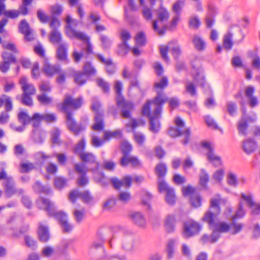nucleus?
I'll return each mask as SVG.
<instances>
[{
  "label": "nucleus",
  "mask_w": 260,
  "mask_h": 260,
  "mask_svg": "<svg viewBox=\"0 0 260 260\" xmlns=\"http://www.w3.org/2000/svg\"><path fill=\"white\" fill-rule=\"evenodd\" d=\"M167 102L169 103L172 109L176 108L180 104L178 99H169L164 92L157 91V95L152 101H148L142 108V115L149 118L150 130L154 133L159 131V119L161 117L162 106Z\"/></svg>",
  "instance_id": "f257e3e1"
},
{
  "label": "nucleus",
  "mask_w": 260,
  "mask_h": 260,
  "mask_svg": "<svg viewBox=\"0 0 260 260\" xmlns=\"http://www.w3.org/2000/svg\"><path fill=\"white\" fill-rule=\"evenodd\" d=\"M36 204L39 208L45 210L49 217H53L59 225L68 220L66 213L61 211H56L53 203L47 198H39L36 201Z\"/></svg>",
  "instance_id": "f03ea898"
},
{
  "label": "nucleus",
  "mask_w": 260,
  "mask_h": 260,
  "mask_svg": "<svg viewBox=\"0 0 260 260\" xmlns=\"http://www.w3.org/2000/svg\"><path fill=\"white\" fill-rule=\"evenodd\" d=\"M220 199H212L210 201V209L205 212L202 218V221L208 224L209 229L214 228L216 223L215 219L220 212Z\"/></svg>",
  "instance_id": "7ed1b4c3"
},
{
  "label": "nucleus",
  "mask_w": 260,
  "mask_h": 260,
  "mask_svg": "<svg viewBox=\"0 0 260 260\" xmlns=\"http://www.w3.org/2000/svg\"><path fill=\"white\" fill-rule=\"evenodd\" d=\"M82 98H74L72 95L66 96L61 105V111L66 114L73 113V112L79 109L83 105Z\"/></svg>",
  "instance_id": "20e7f679"
},
{
  "label": "nucleus",
  "mask_w": 260,
  "mask_h": 260,
  "mask_svg": "<svg viewBox=\"0 0 260 260\" xmlns=\"http://www.w3.org/2000/svg\"><path fill=\"white\" fill-rule=\"evenodd\" d=\"M175 123L177 127H170L168 131L169 135L172 137H176L181 135L184 136L185 138L182 142L183 144H187L189 142L190 136V129L187 128L184 129V123L179 117L176 119Z\"/></svg>",
  "instance_id": "39448f33"
},
{
  "label": "nucleus",
  "mask_w": 260,
  "mask_h": 260,
  "mask_svg": "<svg viewBox=\"0 0 260 260\" xmlns=\"http://www.w3.org/2000/svg\"><path fill=\"white\" fill-rule=\"evenodd\" d=\"M132 181L136 183H140L144 181V177L142 176H134L132 178L130 176H126L122 180H119L117 178L111 179L112 185L116 189H119L122 186L126 188H129Z\"/></svg>",
  "instance_id": "423d86ee"
},
{
  "label": "nucleus",
  "mask_w": 260,
  "mask_h": 260,
  "mask_svg": "<svg viewBox=\"0 0 260 260\" xmlns=\"http://www.w3.org/2000/svg\"><path fill=\"white\" fill-rule=\"evenodd\" d=\"M104 238L100 237L93 242L90 247V254L98 260H101L105 256V251L104 248Z\"/></svg>",
  "instance_id": "0eeeda50"
},
{
  "label": "nucleus",
  "mask_w": 260,
  "mask_h": 260,
  "mask_svg": "<svg viewBox=\"0 0 260 260\" xmlns=\"http://www.w3.org/2000/svg\"><path fill=\"white\" fill-rule=\"evenodd\" d=\"M67 35L71 39L77 38L85 42L87 46L85 49L86 52L88 54L92 53V48L89 41V38L84 33L78 31L72 26L69 25L67 26Z\"/></svg>",
  "instance_id": "6e6552de"
},
{
  "label": "nucleus",
  "mask_w": 260,
  "mask_h": 260,
  "mask_svg": "<svg viewBox=\"0 0 260 260\" xmlns=\"http://www.w3.org/2000/svg\"><path fill=\"white\" fill-rule=\"evenodd\" d=\"M180 20V16L176 15L174 16L168 24L164 25L162 28H159L157 25V20H154L152 22V27L155 32L159 36L164 35L166 31L168 29L173 31L176 29L178 23Z\"/></svg>",
  "instance_id": "1a4fd4ad"
},
{
  "label": "nucleus",
  "mask_w": 260,
  "mask_h": 260,
  "mask_svg": "<svg viewBox=\"0 0 260 260\" xmlns=\"http://www.w3.org/2000/svg\"><path fill=\"white\" fill-rule=\"evenodd\" d=\"M121 246L122 249L126 251L132 250L135 246V235L129 231H121Z\"/></svg>",
  "instance_id": "9d476101"
},
{
  "label": "nucleus",
  "mask_w": 260,
  "mask_h": 260,
  "mask_svg": "<svg viewBox=\"0 0 260 260\" xmlns=\"http://www.w3.org/2000/svg\"><path fill=\"white\" fill-rule=\"evenodd\" d=\"M66 122L68 128L76 136L79 135L85 129L84 125L76 122L73 113H68L66 115Z\"/></svg>",
  "instance_id": "9b49d317"
},
{
  "label": "nucleus",
  "mask_w": 260,
  "mask_h": 260,
  "mask_svg": "<svg viewBox=\"0 0 260 260\" xmlns=\"http://www.w3.org/2000/svg\"><path fill=\"white\" fill-rule=\"evenodd\" d=\"M201 229V225L197 222L193 220H189L184 223L183 236L185 238H188L198 234Z\"/></svg>",
  "instance_id": "f8f14e48"
},
{
  "label": "nucleus",
  "mask_w": 260,
  "mask_h": 260,
  "mask_svg": "<svg viewBox=\"0 0 260 260\" xmlns=\"http://www.w3.org/2000/svg\"><path fill=\"white\" fill-rule=\"evenodd\" d=\"M75 171L79 174V178L77 180V184L80 186H84L88 183V179L86 175L88 169L85 168L84 164L80 163L75 164Z\"/></svg>",
  "instance_id": "ddd939ff"
},
{
  "label": "nucleus",
  "mask_w": 260,
  "mask_h": 260,
  "mask_svg": "<svg viewBox=\"0 0 260 260\" xmlns=\"http://www.w3.org/2000/svg\"><path fill=\"white\" fill-rule=\"evenodd\" d=\"M2 58L3 61L0 62V71L6 73L9 70L11 63L16 62V58L13 54L7 51L2 53Z\"/></svg>",
  "instance_id": "4468645a"
},
{
  "label": "nucleus",
  "mask_w": 260,
  "mask_h": 260,
  "mask_svg": "<svg viewBox=\"0 0 260 260\" xmlns=\"http://www.w3.org/2000/svg\"><path fill=\"white\" fill-rule=\"evenodd\" d=\"M77 198H81L85 203H89L92 200L89 192L87 190L80 192L78 190H73L69 194V200L73 203H75Z\"/></svg>",
  "instance_id": "2eb2a0df"
},
{
  "label": "nucleus",
  "mask_w": 260,
  "mask_h": 260,
  "mask_svg": "<svg viewBox=\"0 0 260 260\" xmlns=\"http://www.w3.org/2000/svg\"><path fill=\"white\" fill-rule=\"evenodd\" d=\"M116 104L118 107L122 108L121 115L123 117L125 118H129L131 116V112L134 109V104L129 101H125L124 98H122L120 103H118V100L116 101Z\"/></svg>",
  "instance_id": "dca6fc26"
},
{
  "label": "nucleus",
  "mask_w": 260,
  "mask_h": 260,
  "mask_svg": "<svg viewBox=\"0 0 260 260\" xmlns=\"http://www.w3.org/2000/svg\"><path fill=\"white\" fill-rule=\"evenodd\" d=\"M3 185L5 189V194L7 198H10L17 193L15 183L13 178L11 176H9V177L7 178V180L4 181Z\"/></svg>",
  "instance_id": "f3484780"
},
{
  "label": "nucleus",
  "mask_w": 260,
  "mask_h": 260,
  "mask_svg": "<svg viewBox=\"0 0 260 260\" xmlns=\"http://www.w3.org/2000/svg\"><path fill=\"white\" fill-rule=\"evenodd\" d=\"M120 164L122 167H126L131 165L134 168H138L141 165L140 160L137 156L129 155L127 156H122L120 160Z\"/></svg>",
  "instance_id": "a211bd4d"
},
{
  "label": "nucleus",
  "mask_w": 260,
  "mask_h": 260,
  "mask_svg": "<svg viewBox=\"0 0 260 260\" xmlns=\"http://www.w3.org/2000/svg\"><path fill=\"white\" fill-rule=\"evenodd\" d=\"M254 91V88L252 86H247L245 89V95L248 99L249 105L251 108L255 107L258 104L257 97L253 95Z\"/></svg>",
  "instance_id": "6ab92c4d"
},
{
  "label": "nucleus",
  "mask_w": 260,
  "mask_h": 260,
  "mask_svg": "<svg viewBox=\"0 0 260 260\" xmlns=\"http://www.w3.org/2000/svg\"><path fill=\"white\" fill-rule=\"evenodd\" d=\"M97 59L105 65L107 73L109 75L114 74L115 72V65L111 58L106 59L100 54L96 55Z\"/></svg>",
  "instance_id": "aec40b11"
},
{
  "label": "nucleus",
  "mask_w": 260,
  "mask_h": 260,
  "mask_svg": "<svg viewBox=\"0 0 260 260\" xmlns=\"http://www.w3.org/2000/svg\"><path fill=\"white\" fill-rule=\"evenodd\" d=\"M38 235L39 240L42 242H46L50 239L48 227L42 222L39 223Z\"/></svg>",
  "instance_id": "412c9836"
},
{
  "label": "nucleus",
  "mask_w": 260,
  "mask_h": 260,
  "mask_svg": "<svg viewBox=\"0 0 260 260\" xmlns=\"http://www.w3.org/2000/svg\"><path fill=\"white\" fill-rule=\"evenodd\" d=\"M23 94L34 95L36 90L35 86L31 83H28L25 77H22L19 81Z\"/></svg>",
  "instance_id": "4be33fe9"
},
{
  "label": "nucleus",
  "mask_w": 260,
  "mask_h": 260,
  "mask_svg": "<svg viewBox=\"0 0 260 260\" xmlns=\"http://www.w3.org/2000/svg\"><path fill=\"white\" fill-rule=\"evenodd\" d=\"M68 44L67 43H60L56 49V56L58 60L65 61L67 59Z\"/></svg>",
  "instance_id": "5701e85b"
},
{
  "label": "nucleus",
  "mask_w": 260,
  "mask_h": 260,
  "mask_svg": "<svg viewBox=\"0 0 260 260\" xmlns=\"http://www.w3.org/2000/svg\"><path fill=\"white\" fill-rule=\"evenodd\" d=\"M43 70L47 76L52 77L54 75L60 73L61 68L58 64H51L45 63L43 66Z\"/></svg>",
  "instance_id": "b1692460"
},
{
  "label": "nucleus",
  "mask_w": 260,
  "mask_h": 260,
  "mask_svg": "<svg viewBox=\"0 0 260 260\" xmlns=\"http://www.w3.org/2000/svg\"><path fill=\"white\" fill-rule=\"evenodd\" d=\"M94 122L95 123L92 126L93 130L99 131L104 129L105 124L104 122L103 112H98L95 113Z\"/></svg>",
  "instance_id": "393cba45"
},
{
  "label": "nucleus",
  "mask_w": 260,
  "mask_h": 260,
  "mask_svg": "<svg viewBox=\"0 0 260 260\" xmlns=\"http://www.w3.org/2000/svg\"><path fill=\"white\" fill-rule=\"evenodd\" d=\"M176 217L175 215H168L165 220L164 226L168 233H171L175 231Z\"/></svg>",
  "instance_id": "a878e982"
},
{
  "label": "nucleus",
  "mask_w": 260,
  "mask_h": 260,
  "mask_svg": "<svg viewBox=\"0 0 260 260\" xmlns=\"http://www.w3.org/2000/svg\"><path fill=\"white\" fill-rule=\"evenodd\" d=\"M156 15L157 22L160 21L161 22L167 21L170 15L168 10L162 5L160 6L156 11Z\"/></svg>",
  "instance_id": "bb28decb"
},
{
  "label": "nucleus",
  "mask_w": 260,
  "mask_h": 260,
  "mask_svg": "<svg viewBox=\"0 0 260 260\" xmlns=\"http://www.w3.org/2000/svg\"><path fill=\"white\" fill-rule=\"evenodd\" d=\"M81 160L85 163L95 164L96 165V170H98L99 166V163L96 161L95 155L91 153L85 152L81 153L79 156Z\"/></svg>",
  "instance_id": "cd10ccee"
},
{
  "label": "nucleus",
  "mask_w": 260,
  "mask_h": 260,
  "mask_svg": "<svg viewBox=\"0 0 260 260\" xmlns=\"http://www.w3.org/2000/svg\"><path fill=\"white\" fill-rule=\"evenodd\" d=\"M49 41L54 45L62 43V36L61 33L57 29H53L49 36Z\"/></svg>",
  "instance_id": "c85d7f7f"
},
{
  "label": "nucleus",
  "mask_w": 260,
  "mask_h": 260,
  "mask_svg": "<svg viewBox=\"0 0 260 260\" xmlns=\"http://www.w3.org/2000/svg\"><path fill=\"white\" fill-rule=\"evenodd\" d=\"M256 143L251 139H248L243 141V149L247 154H250L254 151L256 148Z\"/></svg>",
  "instance_id": "c756f323"
},
{
  "label": "nucleus",
  "mask_w": 260,
  "mask_h": 260,
  "mask_svg": "<svg viewBox=\"0 0 260 260\" xmlns=\"http://www.w3.org/2000/svg\"><path fill=\"white\" fill-rule=\"evenodd\" d=\"M118 230H121V226H116L110 229V233L111 237L108 239V242L111 248H114L117 245V234L116 232Z\"/></svg>",
  "instance_id": "7c9ffc66"
},
{
  "label": "nucleus",
  "mask_w": 260,
  "mask_h": 260,
  "mask_svg": "<svg viewBox=\"0 0 260 260\" xmlns=\"http://www.w3.org/2000/svg\"><path fill=\"white\" fill-rule=\"evenodd\" d=\"M192 43L194 48L199 51L205 49L206 44L204 39L198 35H194L192 39Z\"/></svg>",
  "instance_id": "2f4dec72"
},
{
  "label": "nucleus",
  "mask_w": 260,
  "mask_h": 260,
  "mask_svg": "<svg viewBox=\"0 0 260 260\" xmlns=\"http://www.w3.org/2000/svg\"><path fill=\"white\" fill-rule=\"evenodd\" d=\"M32 188L35 192L39 193L48 194L51 192L50 188L43 185L39 181L35 182L32 185Z\"/></svg>",
  "instance_id": "473e14b6"
},
{
  "label": "nucleus",
  "mask_w": 260,
  "mask_h": 260,
  "mask_svg": "<svg viewBox=\"0 0 260 260\" xmlns=\"http://www.w3.org/2000/svg\"><path fill=\"white\" fill-rule=\"evenodd\" d=\"M5 106V110L7 112H10L12 109V104L10 97L3 94L0 96V107Z\"/></svg>",
  "instance_id": "72a5a7b5"
},
{
  "label": "nucleus",
  "mask_w": 260,
  "mask_h": 260,
  "mask_svg": "<svg viewBox=\"0 0 260 260\" xmlns=\"http://www.w3.org/2000/svg\"><path fill=\"white\" fill-rule=\"evenodd\" d=\"M167 172V167L164 163L157 164L155 168V173L158 179H164Z\"/></svg>",
  "instance_id": "f704fd0d"
},
{
  "label": "nucleus",
  "mask_w": 260,
  "mask_h": 260,
  "mask_svg": "<svg viewBox=\"0 0 260 260\" xmlns=\"http://www.w3.org/2000/svg\"><path fill=\"white\" fill-rule=\"evenodd\" d=\"M132 219L133 221L138 226L143 228L146 225V221L142 215V214L140 212H136L133 213L131 215Z\"/></svg>",
  "instance_id": "c9c22d12"
},
{
  "label": "nucleus",
  "mask_w": 260,
  "mask_h": 260,
  "mask_svg": "<svg viewBox=\"0 0 260 260\" xmlns=\"http://www.w3.org/2000/svg\"><path fill=\"white\" fill-rule=\"evenodd\" d=\"M74 82L78 85L81 86L85 84L88 76L81 71L76 72L74 74Z\"/></svg>",
  "instance_id": "e433bc0d"
},
{
  "label": "nucleus",
  "mask_w": 260,
  "mask_h": 260,
  "mask_svg": "<svg viewBox=\"0 0 260 260\" xmlns=\"http://www.w3.org/2000/svg\"><path fill=\"white\" fill-rule=\"evenodd\" d=\"M209 181V176L206 170L202 169L200 171V174L199 176L200 184L203 188H207V184Z\"/></svg>",
  "instance_id": "4c0bfd02"
},
{
  "label": "nucleus",
  "mask_w": 260,
  "mask_h": 260,
  "mask_svg": "<svg viewBox=\"0 0 260 260\" xmlns=\"http://www.w3.org/2000/svg\"><path fill=\"white\" fill-rule=\"evenodd\" d=\"M122 135V131L119 129L114 131H105L104 134L103 139L108 141L112 138H121Z\"/></svg>",
  "instance_id": "58836bf2"
},
{
  "label": "nucleus",
  "mask_w": 260,
  "mask_h": 260,
  "mask_svg": "<svg viewBox=\"0 0 260 260\" xmlns=\"http://www.w3.org/2000/svg\"><path fill=\"white\" fill-rule=\"evenodd\" d=\"M96 83L104 93H109L110 90V85L102 78H98L95 80Z\"/></svg>",
  "instance_id": "ea45409f"
},
{
  "label": "nucleus",
  "mask_w": 260,
  "mask_h": 260,
  "mask_svg": "<svg viewBox=\"0 0 260 260\" xmlns=\"http://www.w3.org/2000/svg\"><path fill=\"white\" fill-rule=\"evenodd\" d=\"M231 228L230 224L225 222H216L213 229L219 234L228 232Z\"/></svg>",
  "instance_id": "a19ab883"
},
{
  "label": "nucleus",
  "mask_w": 260,
  "mask_h": 260,
  "mask_svg": "<svg viewBox=\"0 0 260 260\" xmlns=\"http://www.w3.org/2000/svg\"><path fill=\"white\" fill-rule=\"evenodd\" d=\"M26 246L31 250H35L37 248V241L32 237L29 235H25L24 237Z\"/></svg>",
  "instance_id": "79ce46f5"
},
{
  "label": "nucleus",
  "mask_w": 260,
  "mask_h": 260,
  "mask_svg": "<svg viewBox=\"0 0 260 260\" xmlns=\"http://www.w3.org/2000/svg\"><path fill=\"white\" fill-rule=\"evenodd\" d=\"M114 89L115 91L116 97V101L118 100V103L121 102V100H122V98H123V96L122 93V83L120 81H116L115 82Z\"/></svg>",
  "instance_id": "37998d69"
},
{
  "label": "nucleus",
  "mask_w": 260,
  "mask_h": 260,
  "mask_svg": "<svg viewBox=\"0 0 260 260\" xmlns=\"http://www.w3.org/2000/svg\"><path fill=\"white\" fill-rule=\"evenodd\" d=\"M32 95L23 94L21 95V98H20V95H18L16 96V99H20L21 103L25 106L30 107L33 105L32 99L31 97Z\"/></svg>",
  "instance_id": "c03bdc74"
},
{
  "label": "nucleus",
  "mask_w": 260,
  "mask_h": 260,
  "mask_svg": "<svg viewBox=\"0 0 260 260\" xmlns=\"http://www.w3.org/2000/svg\"><path fill=\"white\" fill-rule=\"evenodd\" d=\"M4 14L7 17L14 19L18 17L20 14L25 16L28 14L23 13L22 12L21 6H20L19 7L18 10H12L7 11L5 12Z\"/></svg>",
  "instance_id": "a18cd8bd"
},
{
  "label": "nucleus",
  "mask_w": 260,
  "mask_h": 260,
  "mask_svg": "<svg viewBox=\"0 0 260 260\" xmlns=\"http://www.w3.org/2000/svg\"><path fill=\"white\" fill-rule=\"evenodd\" d=\"M84 73L88 77L94 75L96 73V69L89 62H86L84 63L83 67V71H81Z\"/></svg>",
  "instance_id": "49530a36"
},
{
  "label": "nucleus",
  "mask_w": 260,
  "mask_h": 260,
  "mask_svg": "<svg viewBox=\"0 0 260 260\" xmlns=\"http://www.w3.org/2000/svg\"><path fill=\"white\" fill-rule=\"evenodd\" d=\"M19 172L21 173H27L36 168L34 163L30 162H26L21 163L20 165Z\"/></svg>",
  "instance_id": "de8ad7c7"
},
{
  "label": "nucleus",
  "mask_w": 260,
  "mask_h": 260,
  "mask_svg": "<svg viewBox=\"0 0 260 260\" xmlns=\"http://www.w3.org/2000/svg\"><path fill=\"white\" fill-rule=\"evenodd\" d=\"M165 199L166 202L170 205H173L175 203L176 196L175 190L173 188L168 190L166 193Z\"/></svg>",
  "instance_id": "09e8293b"
},
{
  "label": "nucleus",
  "mask_w": 260,
  "mask_h": 260,
  "mask_svg": "<svg viewBox=\"0 0 260 260\" xmlns=\"http://www.w3.org/2000/svg\"><path fill=\"white\" fill-rule=\"evenodd\" d=\"M207 156L209 160L213 163L215 166H219L221 164V160L219 156L214 154L213 149L207 152Z\"/></svg>",
  "instance_id": "8fccbe9b"
},
{
  "label": "nucleus",
  "mask_w": 260,
  "mask_h": 260,
  "mask_svg": "<svg viewBox=\"0 0 260 260\" xmlns=\"http://www.w3.org/2000/svg\"><path fill=\"white\" fill-rule=\"evenodd\" d=\"M232 38L233 35L230 32L227 33L224 37L223 45L224 48L227 50H231L233 47Z\"/></svg>",
  "instance_id": "3c124183"
},
{
  "label": "nucleus",
  "mask_w": 260,
  "mask_h": 260,
  "mask_svg": "<svg viewBox=\"0 0 260 260\" xmlns=\"http://www.w3.org/2000/svg\"><path fill=\"white\" fill-rule=\"evenodd\" d=\"M31 118L23 111L20 112L18 114V120L23 126H25L31 122Z\"/></svg>",
  "instance_id": "603ef678"
},
{
  "label": "nucleus",
  "mask_w": 260,
  "mask_h": 260,
  "mask_svg": "<svg viewBox=\"0 0 260 260\" xmlns=\"http://www.w3.org/2000/svg\"><path fill=\"white\" fill-rule=\"evenodd\" d=\"M63 7L59 4H55L50 7V12L51 16L58 17L60 16L63 12Z\"/></svg>",
  "instance_id": "864d4df0"
},
{
  "label": "nucleus",
  "mask_w": 260,
  "mask_h": 260,
  "mask_svg": "<svg viewBox=\"0 0 260 260\" xmlns=\"http://www.w3.org/2000/svg\"><path fill=\"white\" fill-rule=\"evenodd\" d=\"M190 202L191 206L194 208H198L201 206L202 198L198 193L193 194L190 197Z\"/></svg>",
  "instance_id": "5fc2aeb1"
},
{
  "label": "nucleus",
  "mask_w": 260,
  "mask_h": 260,
  "mask_svg": "<svg viewBox=\"0 0 260 260\" xmlns=\"http://www.w3.org/2000/svg\"><path fill=\"white\" fill-rule=\"evenodd\" d=\"M60 135V131L57 129H54L51 133V140L52 143L54 145H60L61 141L59 139Z\"/></svg>",
  "instance_id": "6e6d98bb"
},
{
  "label": "nucleus",
  "mask_w": 260,
  "mask_h": 260,
  "mask_svg": "<svg viewBox=\"0 0 260 260\" xmlns=\"http://www.w3.org/2000/svg\"><path fill=\"white\" fill-rule=\"evenodd\" d=\"M85 148V141L84 138L81 139L76 144L74 148V152L80 156L81 153H84V150Z\"/></svg>",
  "instance_id": "4d7b16f0"
},
{
  "label": "nucleus",
  "mask_w": 260,
  "mask_h": 260,
  "mask_svg": "<svg viewBox=\"0 0 260 260\" xmlns=\"http://www.w3.org/2000/svg\"><path fill=\"white\" fill-rule=\"evenodd\" d=\"M168 85V81L167 78L166 77H163L159 82L154 83V87L156 89V92L157 93V91H162L164 92L163 89L166 88Z\"/></svg>",
  "instance_id": "13d9d810"
},
{
  "label": "nucleus",
  "mask_w": 260,
  "mask_h": 260,
  "mask_svg": "<svg viewBox=\"0 0 260 260\" xmlns=\"http://www.w3.org/2000/svg\"><path fill=\"white\" fill-rule=\"evenodd\" d=\"M131 49L127 43L122 42L118 46L117 53L120 56H125Z\"/></svg>",
  "instance_id": "bf43d9fd"
},
{
  "label": "nucleus",
  "mask_w": 260,
  "mask_h": 260,
  "mask_svg": "<svg viewBox=\"0 0 260 260\" xmlns=\"http://www.w3.org/2000/svg\"><path fill=\"white\" fill-rule=\"evenodd\" d=\"M193 79L199 86H200L203 88H205L206 84V80L203 75L198 72L196 75L193 76Z\"/></svg>",
  "instance_id": "052dcab7"
},
{
  "label": "nucleus",
  "mask_w": 260,
  "mask_h": 260,
  "mask_svg": "<svg viewBox=\"0 0 260 260\" xmlns=\"http://www.w3.org/2000/svg\"><path fill=\"white\" fill-rule=\"evenodd\" d=\"M133 149L132 146L127 142H123L121 145V150L122 153V156L129 155Z\"/></svg>",
  "instance_id": "680f3d73"
},
{
  "label": "nucleus",
  "mask_w": 260,
  "mask_h": 260,
  "mask_svg": "<svg viewBox=\"0 0 260 260\" xmlns=\"http://www.w3.org/2000/svg\"><path fill=\"white\" fill-rule=\"evenodd\" d=\"M136 44L139 46H142L146 43V38L144 32H138L135 37Z\"/></svg>",
  "instance_id": "e2e57ef3"
},
{
  "label": "nucleus",
  "mask_w": 260,
  "mask_h": 260,
  "mask_svg": "<svg viewBox=\"0 0 260 260\" xmlns=\"http://www.w3.org/2000/svg\"><path fill=\"white\" fill-rule=\"evenodd\" d=\"M18 28L19 32L22 34L27 32L28 31L31 30L29 24L25 19L20 21L19 24Z\"/></svg>",
  "instance_id": "0e129e2a"
},
{
  "label": "nucleus",
  "mask_w": 260,
  "mask_h": 260,
  "mask_svg": "<svg viewBox=\"0 0 260 260\" xmlns=\"http://www.w3.org/2000/svg\"><path fill=\"white\" fill-rule=\"evenodd\" d=\"M188 25L191 28L198 29L201 25L200 20L197 16L191 17L188 21Z\"/></svg>",
  "instance_id": "69168bd1"
},
{
  "label": "nucleus",
  "mask_w": 260,
  "mask_h": 260,
  "mask_svg": "<svg viewBox=\"0 0 260 260\" xmlns=\"http://www.w3.org/2000/svg\"><path fill=\"white\" fill-rule=\"evenodd\" d=\"M85 210L84 208L80 210L76 209L73 212V215L75 220L78 223H80L84 218Z\"/></svg>",
  "instance_id": "338daca9"
},
{
  "label": "nucleus",
  "mask_w": 260,
  "mask_h": 260,
  "mask_svg": "<svg viewBox=\"0 0 260 260\" xmlns=\"http://www.w3.org/2000/svg\"><path fill=\"white\" fill-rule=\"evenodd\" d=\"M171 188L164 179H158V190L159 192L166 191L167 193Z\"/></svg>",
  "instance_id": "774afa93"
}]
</instances>
